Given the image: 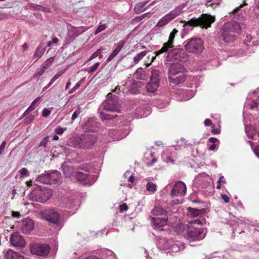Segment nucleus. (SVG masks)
Segmentation results:
<instances>
[{"label":"nucleus","instance_id":"nucleus-15","mask_svg":"<svg viewBox=\"0 0 259 259\" xmlns=\"http://www.w3.org/2000/svg\"><path fill=\"white\" fill-rule=\"evenodd\" d=\"M34 222L29 218H26L22 222L21 230L24 233L29 234L34 228Z\"/></svg>","mask_w":259,"mask_h":259},{"label":"nucleus","instance_id":"nucleus-30","mask_svg":"<svg viewBox=\"0 0 259 259\" xmlns=\"http://www.w3.org/2000/svg\"><path fill=\"white\" fill-rule=\"evenodd\" d=\"M51 196V194L49 191L44 192L42 195L39 198V201L44 203L49 199Z\"/></svg>","mask_w":259,"mask_h":259},{"label":"nucleus","instance_id":"nucleus-9","mask_svg":"<svg viewBox=\"0 0 259 259\" xmlns=\"http://www.w3.org/2000/svg\"><path fill=\"white\" fill-rule=\"evenodd\" d=\"M178 32V31L177 29L175 28L172 30V31L170 32L168 40L167 42L164 43L160 50L158 51H156V55H159L162 53L168 52L169 49H171L174 47V38L175 37L176 35Z\"/></svg>","mask_w":259,"mask_h":259},{"label":"nucleus","instance_id":"nucleus-56","mask_svg":"<svg viewBox=\"0 0 259 259\" xmlns=\"http://www.w3.org/2000/svg\"><path fill=\"white\" fill-rule=\"evenodd\" d=\"M221 132V130L220 128H213L211 130V133L213 135H218Z\"/></svg>","mask_w":259,"mask_h":259},{"label":"nucleus","instance_id":"nucleus-28","mask_svg":"<svg viewBox=\"0 0 259 259\" xmlns=\"http://www.w3.org/2000/svg\"><path fill=\"white\" fill-rule=\"evenodd\" d=\"M159 71L157 69H153L151 71V75L150 76V80L159 82Z\"/></svg>","mask_w":259,"mask_h":259},{"label":"nucleus","instance_id":"nucleus-8","mask_svg":"<svg viewBox=\"0 0 259 259\" xmlns=\"http://www.w3.org/2000/svg\"><path fill=\"white\" fill-rule=\"evenodd\" d=\"M50 250V246L45 244H34L32 245L30 248L32 253L40 256L47 255Z\"/></svg>","mask_w":259,"mask_h":259},{"label":"nucleus","instance_id":"nucleus-64","mask_svg":"<svg viewBox=\"0 0 259 259\" xmlns=\"http://www.w3.org/2000/svg\"><path fill=\"white\" fill-rule=\"evenodd\" d=\"M85 259H99L97 256H89Z\"/></svg>","mask_w":259,"mask_h":259},{"label":"nucleus","instance_id":"nucleus-49","mask_svg":"<svg viewBox=\"0 0 259 259\" xmlns=\"http://www.w3.org/2000/svg\"><path fill=\"white\" fill-rule=\"evenodd\" d=\"M128 206L126 203H122L119 206V209L120 212H123L124 210H127Z\"/></svg>","mask_w":259,"mask_h":259},{"label":"nucleus","instance_id":"nucleus-45","mask_svg":"<svg viewBox=\"0 0 259 259\" xmlns=\"http://www.w3.org/2000/svg\"><path fill=\"white\" fill-rule=\"evenodd\" d=\"M201 221L199 219H196L189 222V225H193L195 226H196V225H201Z\"/></svg>","mask_w":259,"mask_h":259},{"label":"nucleus","instance_id":"nucleus-48","mask_svg":"<svg viewBox=\"0 0 259 259\" xmlns=\"http://www.w3.org/2000/svg\"><path fill=\"white\" fill-rule=\"evenodd\" d=\"M48 142V137L44 138L42 141L40 143L39 146L46 147L47 144Z\"/></svg>","mask_w":259,"mask_h":259},{"label":"nucleus","instance_id":"nucleus-3","mask_svg":"<svg viewBox=\"0 0 259 259\" xmlns=\"http://www.w3.org/2000/svg\"><path fill=\"white\" fill-rule=\"evenodd\" d=\"M185 50L195 55L201 54L204 49L203 40L199 37L188 39L185 45Z\"/></svg>","mask_w":259,"mask_h":259},{"label":"nucleus","instance_id":"nucleus-54","mask_svg":"<svg viewBox=\"0 0 259 259\" xmlns=\"http://www.w3.org/2000/svg\"><path fill=\"white\" fill-rule=\"evenodd\" d=\"M204 124L205 126H210L212 124V121L210 119H208V118H206L204 120Z\"/></svg>","mask_w":259,"mask_h":259},{"label":"nucleus","instance_id":"nucleus-26","mask_svg":"<svg viewBox=\"0 0 259 259\" xmlns=\"http://www.w3.org/2000/svg\"><path fill=\"white\" fill-rule=\"evenodd\" d=\"M49 178V174H47L44 175L39 176L37 178L36 180L43 184L51 185Z\"/></svg>","mask_w":259,"mask_h":259},{"label":"nucleus","instance_id":"nucleus-5","mask_svg":"<svg viewBox=\"0 0 259 259\" xmlns=\"http://www.w3.org/2000/svg\"><path fill=\"white\" fill-rule=\"evenodd\" d=\"M186 186L184 183L182 181H179L175 184L171 192V196L173 204H177L181 203L182 199H175L176 197H182L184 196L186 193Z\"/></svg>","mask_w":259,"mask_h":259},{"label":"nucleus","instance_id":"nucleus-53","mask_svg":"<svg viewBox=\"0 0 259 259\" xmlns=\"http://www.w3.org/2000/svg\"><path fill=\"white\" fill-rule=\"evenodd\" d=\"M12 216L13 218H19L21 217V214H20V212H18V211H13L12 212Z\"/></svg>","mask_w":259,"mask_h":259},{"label":"nucleus","instance_id":"nucleus-1","mask_svg":"<svg viewBox=\"0 0 259 259\" xmlns=\"http://www.w3.org/2000/svg\"><path fill=\"white\" fill-rule=\"evenodd\" d=\"M97 141L96 136L92 134H81L79 136L73 137L71 139L72 145L76 148L84 150L91 149Z\"/></svg>","mask_w":259,"mask_h":259},{"label":"nucleus","instance_id":"nucleus-29","mask_svg":"<svg viewBox=\"0 0 259 259\" xmlns=\"http://www.w3.org/2000/svg\"><path fill=\"white\" fill-rule=\"evenodd\" d=\"M40 97H37L31 103L30 106L28 107V108L23 113V116H26L27 114L29 113L30 112L32 111L35 108V105L36 103L39 101L40 100Z\"/></svg>","mask_w":259,"mask_h":259},{"label":"nucleus","instance_id":"nucleus-18","mask_svg":"<svg viewBox=\"0 0 259 259\" xmlns=\"http://www.w3.org/2000/svg\"><path fill=\"white\" fill-rule=\"evenodd\" d=\"M168 79L170 83L175 85H179L185 81L186 75L184 73H181L175 76L168 77Z\"/></svg>","mask_w":259,"mask_h":259},{"label":"nucleus","instance_id":"nucleus-6","mask_svg":"<svg viewBox=\"0 0 259 259\" xmlns=\"http://www.w3.org/2000/svg\"><path fill=\"white\" fill-rule=\"evenodd\" d=\"M168 57L173 58L174 60L185 62L188 59V55L182 48L172 49L168 50Z\"/></svg>","mask_w":259,"mask_h":259},{"label":"nucleus","instance_id":"nucleus-21","mask_svg":"<svg viewBox=\"0 0 259 259\" xmlns=\"http://www.w3.org/2000/svg\"><path fill=\"white\" fill-rule=\"evenodd\" d=\"M6 259H24V257L19 253L12 250H9L5 255Z\"/></svg>","mask_w":259,"mask_h":259},{"label":"nucleus","instance_id":"nucleus-2","mask_svg":"<svg viewBox=\"0 0 259 259\" xmlns=\"http://www.w3.org/2000/svg\"><path fill=\"white\" fill-rule=\"evenodd\" d=\"M215 20L214 16L207 14H203L198 18H192L188 21H184V25L193 27L200 26L202 28L207 29L210 27L211 24Z\"/></svg>","mask_w":259,"mask_h":259},{"label":"nucleus","instance_id":"nucleus-27","mask_svg":"<svg viewBox=\"0 0 259 259\" xmlns=\"http://www.w3.org/2000/svg\"><path fill=\"white\" fill-rule=\"evenodd\" d=\"M146 4V2L139 3L137 4L134 8L136 13L139 14L144 12L146 10V8L145 7Z\"/></svg>","mask_w":259,"mask_h":259},{"label":"nucleus","instance_id":"nucleus-63","mask_svg":"<svg viewBox=\"0 0 259 259\" xmlns=\"http://www.w3.org/2000/svg\"><path fill=\"white\" fill-rule=\"evenodd\" d=\"M22 47L24 51H26L28 49V45L26 43H25L22 45Z\"/></svg>","mask_w":259,"mask_h":259},{"label":"nucleus","instance_id":"nucleus-14","mask_svg":"<svg viewBox=\"0 0 259 259\" xmlns=\"http://www.w3.org/2000/svg\"><path fill=\"white\" fill-rule=\"evenodd\" d=\"M168 217H153L152 221L154 226V228L156 230L162 231L163 229L161 228L165 226L167 223Z\"/></svg>","mask_w":259,"mask_h":259},{"label":"nucleus","instance_id":"nucleus-24","mask_svg":"<svg viewBox=\"0 0 259 259\" xmlns=\"http://www.w3.org/2000/svg\"><path fill=\"white\" fill-rule=\"evenodd\" d=\"M87 28L84 26H81L79 27H73L70 32L72 33V35L74 37H76L82 32L87 30Z\"/></svg>","mask_w":259,"mask_h":259},{"label":"nucleus","instance_id":"nucleus-13","mask_svg":"<svg viewBox=\"0 0 259 259\" xmlns=\"http://www.w3.org/2000/svg\"><path fill=\"white\" fill-rule=\"evenodd\" d=\"M10 241L12 244L15 246L23 247L25 245L24 240L17 232H15L11 235Z\"/></svg>","mask_w":259,"mask_h":259},{"label":"nucleus","instance_id":"nucleus-52","mask_svg":"<svg viewBox=\"0 0 259 259\" xmlns=\"http://www.w3.org/2000/svg\"><path fill=\"white\" fill-rule=\"evenodd\" d=\"M213 1V0H206L205 6L207 7H213V6L214 5V3H211V2Z\"/></svg>","mask_w":259,"mask_h":259},{"label":"nucleus","instance_id":"nucleus-39","mask_svg":"<svg viewBox=\"0 0 259 259\" xmlns=\"http://www.w3.org/2000/svg\"><path fill=\"white\" fill-rule=\"evenodd\" d=\"M81 112V108L79 106H78L75 110V111L73 112V113L71 117V120L72 121H74L77 116L80 114Z\"/></svg>","mask_w":259,"mask_h":259},{"label":"nucleus","instance_id":"nucleus-10","mask_svg":"<svg viewBox=\"0 0 259 259\" xmlns=\"http://www.w3.org/2000/svg\"><path fill=\"white\" fill-rule=\"evenodd\" d=\"M234 26H231L227 29V26L224 30L222 37L223 39L226 42L233 41L237 37L238 32L236 31Z\"/></svg>","mask_w":259,"mask_h":259},{"label":"nucleus","instance_id":"nucleus-20","mask_svg":"<svg viewBox=\"0 0 259 259\" xmlns=\"http://www.w3.org/2000/svg\"><path fill=\"white\" fill-rule=\"evenodd\" d=\"M154 217H167V212L161 207H155L153 210Z\"/></svg>","mask_w":259,"mask_h":259},{"label":"nucleus","instance_id":"nucleus-23","mask_svg":"<svg viewBox=\"0 0 259 259\" xmlns=\"http://www.w3.org/2000/svg\"><path fill=\"white\" fill-rule=\"evenodd\" d=\"M89 172L88 170H84V172L78 171L75 172V177L79 181L85 180L89 177Z\"/></svg>","mask_w":259,"mask_h":259},{"label":"nucleus","instance_id":"nucleus-55","mask_svg":"<svg viewBox=\"0 0 259 259\" xmlns=\"http://www.w3.org/2000/svg\"><path fill=\"white\" fill-rule=\"evenodd\" d=\"M6 145V142L4 141L1 145L0 146V155L2 154V152L4 151V149L5 148V146Z\"/></svg>","mask_w":259,"mask_h":259},{"label":"nucleus","instance_id":"nucleus-4","mask_svg":"<svg viewBox=\"0 0 259 259\" xmlns=\"http://www.w3.org/2000/svg\"><path fill=\"white\" fill-rule=\"evenodd\" d=\"M206 235L205 229L197 227L193 225H189L187 229V239L190 241H200L204 239Z\"/></svg>","mask_w":259,"mask_h":259},{"label":"nucleus","instance_id":"nucleus-44","mask_svg":"<svg viewBox=\"0 0 259 259\" xmlns=\"http://www.w3.org/2000/svg\"><path fill=\"white\" fill-rule=\"evenodd\" d=\"M224 178V176H222L220 177L218 183V185L217 186V189H220L222 187L221 186V183H226V180H224L223 181H222V179H223Z\"/></svg>","mask_w":259,"mask_h":259},{"label":"nucleus","instance_id":"nucleus-51","mask_svg":"<svg viewBox=\"0 0 259 259\" xmlns=\"http://www.w3.org/2000/svg\"><path fill=\"white\" fill-rule=\"evenodd\" d=\"M221 198L225 203H228L229 202L230 198L226 194H222L221 195Z\"/></svg>","mask_w":259,"mask_h":259},{"label":"nucleus","instance_id":"nucleus-34","mask_svg":"<svg viewBox=\"0 0 259 259\" xmlns=\"http://www.w3.org/2000/svg\"><path fill=\"white\" fill-rule=\"evenodd\" d=\"M169 22L168 21V19H167V18H166V17L164 16L158 21L156 24V26L158 27H162L167 24Z\"/></svg>","mask_w":259,"mask_h":259},{"label":"nucleus","instance_id":"nucleus-61","mask_svg":"<svg viewBox=\"0 0 259 259\" xmlns=\"http://www.w3.org/2000/svg\"><path fill=\"white\" fill-rule=\"evenodd\" d=\"M218 141L217 139L215 138L211 137L209 139V141L212 143H215Z\"/></svg>","mask_w":259,"mask_h":259},{"label":"nucleus","instance_id":"nucleus-57","mask_svg":"<svg viewBox=\"0 0 259 259\" xmlns=\"http://www.w3.org/2000/svg\"><path fill=\"white\" fill-rule=\"evenodd\" d=\"M149 14V12L144 13V14H142V15L139 16L137 18L139 20H142L143 19L147 17Z\"/></svg>","mask_w":259,"mask_h":259},{"label":"nucleus","instance_id":"nucleus-50","mask_svg":"<svg viewBox=\"0 0 259 259\" xmlns=\"http://www.w3.org/2000/svg\"><path fill=\"white\" fill-rule=\"evenodd\" d=\"M21 177H23L24 176H26L28 170L26 168H22L19 171Z\"/></svg>","mask_w":259,"mask_h":259},{"label":"nucleus","instance_id":"nucleus-19","mask_svg":"<svg viewBox=\"0 0 259 259\" xmlns=\"http://www.w3.org/2000/svg\"><path fill=\"white\" fill-rule=\"evenodd\" d=\"M182 12V8L180 6L177 7L174 10L170 11L169 13L166 14L164 16L168 19L170 22L176 17L179 16Z\"/></svg>","mask_w":259,"mask_h":259},{"label":"nucleus","instance_id":"nucleus-17","mask_svg":"<svg viewBox=\"0 0 259 259\" xmlns=\"http://www.w3.org/2000/svg\"><path fill=\"white\" fill-rule=\"evenodd\" d=\"M125 44V41L124 40H120L118 43L115 45V48L112 51L111 54L108 57L107 61L108 62H110L121 51L123 47Z\"/></svg>","mask_w":259,"mask_h":259},{"label":"nucleus","instance_id":"nucleus-12","mask_svg":"<svg viewBox=\"0 0 259 259\" xmlns=\"http://www.w3.org/2000/svg\"><path fill=\"white\" fill-rule=\"evenodd\" d=\"M185 68L180 63H172L168 69V77L175 76L177 75L184 73Z\"/></svg>","mask_w":259,"mask_h":259},{"label":"nucleus","instance_id":"nucleus-43","mask_svg":"<svg viewBox=\"0 0 259 259\" xmlns=\"http://www.w3.org/2000/svg\"><path fill=\"white\" fill-rule=\"evenodd\" d=\"M45 69H44V68L42 67V68L39 71H37L34 74L33 78H35L42 75L45 72Z\"/></svg>","mask_w":259,"mask_h":259},{"label":"nucleus","instance_id":"nucleus-37","mask_svg":"<svg viewBox=\"0 0 259 259\" xmlns=\"http://www.w3.org/2000/svg\"><path fill=\"white\" fill-rule=\"evenodd\" d=\"M101 115L102 116V119L104 120H111L115 118L117 116L116 114H106L103 113H101Z\"/></svg>","mask_w":259,"mask_h":259},{"label":"nucleus","instance_id":"nucleus-60","mask_svg":"<svg viewBox=\"0 0 259 259\" xmlns=\"http://www.w3.org/2000/svg\"><path fill=\"white\" fill-rule=\"evenodd\" d=\"M56 80V79H55L53 77L51 79V80L50 81V82L49 83V84L47 85V86L45 87V89H47V88H49L50 86H51L55 82V81Z\"/></svg>","mask_w":259,"mask_h":259},{"label":"nucleus","instance_id":"nucleus-40","mask_svg":"<svg viewBox=\"0 0 259 259\" xmlns=\"http://www.w3.org/2000/svg\"><path fill=\"white\" fill-rule=\"evenodd\" d=\"M100 64V63L99 62H97L95 63L93 66H92L88 69V72L90 73H93L95 72L98 68V67L99 66Z\"/></svg>","mask_w":259,"mask_h":259},{"label":"nucleus","instance_id":"nucleus-36","mask_svg":"<svg viewBox=\"0 0 259 259\" xmlns=\"http://www.w3.org/2000/svg\"><path fill=\"white\" fill-rule=\"evenodd\" d=\"M146 189L148 191L154 192L156 190V185L153 182H148L146 185Z\"/></svg>","mask_w":259,"mask_h":259},{"label":"nucleus","instance_id":"nucleus-11","mask_svg":"<svg viewBox=\"0 0 259 259\" xmlns=\"http://www.w3.org/2000/svg\"><path fill=\"white\" fill-rule=\"evenodd\" d=\"M101 107L107 111L117 112L120 111L119 104L115 100H106L102 103Z\"/></svg>","mask_w":259,"mask_h":259},{"label":"nucleus","instance_id":"nucleus-32","mask_svg":"<svg viewBox=\"0 0 259 259\" xmlns=\"http://www.w3.org/2000/svg\"><path fill=\"white\" fill-rule=\"evenodd\" d=\"M54 61V57H50L43 63V64L41 65V67H42L44 69H47L52 65Z\"/></svg>","mask_w":259,"mask_h":259},{"label":"nucleus","instance_id":"nucleus-22","mask_svg":"<svg viewBox=\"0 0 259 259\" xmlns=\"http://www.w3.org/2000/svg\"><path fill=\"white\" fill-rule=\"evenodd\" d=\"M159 87V82L150 80L147 84L146 89L148 93H153Z\"/></svg>","mask_w":259,"mask_h":259},{"label":"nucleus","instance_id":"nucleus-33","mask_svg":"<svg viewBox=\"0 0 259 259\" xmlns=\"http://www.w3.org/2000/svg\"><path fill=\"white\" fill-rule=\"evenodd\" d=\"M169 22L168 21V19H167V18H166V17L164 16L158 21L156 24V26L158 27H162L167 24Z\"/></svg>","mask_w":259,"mask_h":259},{"label":"nucleus","instance_id":"nucleus-59","mask_svg":"<svg viewBox=\"0 0 259 259\" xmlns=\"http://www.w3.org/2000/svg\"><path fill=\"white\" fill-rule=\"evenodd\" d=\"M63 71H59L58 72L54 77L53 78H54L55 79H58L63 73Z\"/></svg>","mask_w":259,"mask_h":259},{"label":"nucleus","instance_id":"nucleus-41","mask_svg":"<svg viewBox=\"0 0 259 259\" xmlns=\"http://www.w3.org/2000/svg\"><path fill=\"white\" fill-rule=\"evenodd\" d=\"M107 27L106 24H103L99 25L95 31V34L104 30Z\"/></svg>","mask_w":259,"mask_h":259},{"label":"nucleus","instance_id":"nucleus-42","mask_svg":"<svg viewBox=\"0 0 259 259\" xmlns=\"http://www.w3.org/2000/svg\"><path fill=\"white\" fill-rule=\"evenodd\" d=\"M35 117V116L33 115H30L28 116L24 119L25 123L26 124H29L34 120Z\"/></svg>","mask_w":259,"mask_h":259},{"label":"nucleus","instance_id":"nucleus-62","mask_svg":"<svg viewBox=\"0 0 259 259\" xmlns=\"http://www.w3.org/2000/svg\"><path fill=\"white\" fill-rule=\"evenodd\" d=\"M255 153L256 155L259 157V146H257L255 148Z\"/></svg>","mask_w":259,"mask_h":259},{"label":"nucleus","instance_id":"nucleus-58","mask_svg":"<svg viewBox=\"0 0 259 259\" xmlns=\"http://www.w3.org/2000/svg\"><path fill=\"white\" fill-rule=\"evenodd\" d=\"M112 92H116L117 94H119L121 92V90L119 86H117L114 90H112Z\"/></svg>","mask_w":259,"mask_h":259},{"label":"nucleus","instance_id":"nucleus-46","mask_svg":"<svg viewBox=\"0 0 259 259\" xmlns=\"http://www.w3.org/2000/svg\"><path fill=\"white\" fill-rule=\"evenodd\" d=\"M65 130H66V127L63 128L62 127H58L57 128H56L55 132L56 133V134L58 135H61L62 134Z\"/></svg>","mask_w":259,"mask_h":259},{"label":"nucleus","instance_id":"nucleus-31","mask_svg":"<svg viewBox=\"0 0 259 259\" xmlns=\"http://www.w3.org/2000/svg\"><path fill=\"white\" fill-rule=\"evenodd\" d=\"M45 52V48L38 47L37 48L36 52L33 55V58H40L42 56V55L44 54Z\"/></svg>","mask_w":259,"mask_h":259},{"label":"nucleus","instance_id":"nucleus-25","mask_svg":"<svg viewBox=\"0 0 259 259\" xmlns=\"http://www.w3.org/2000/svg\"><path fill=\"white\" fill-rule=\"evenodd\" d=\"M189 212L193 216V217H198L199 215H201L204 213V209H199L194 208H192L189 207L188 208Z\"/></svg>","mask_w":259,"mask_h":259},{"label":"nucleus","instance_id":"nucleus-16","mask_svg":"<svg viewBox=\"0 0 259 259\" xmlns=\"http://www.w3.org/2000/svg\"><path fill=\"white\" fill-rule=\"evenodd\" d=\"M49 180L51 185L58 186L61 183V174L58 171H54L51 173H49Z\"/></svg>","mask_w":259,"mask_h":259},{"label":"nucleus","instance_id":"nucleus-38","mask_svg":"<svg viewBox=\"0 0 259 259\" xmlns=\"http://www.w3.org/2000/svg\"><path fill=\"white\" fill-rule=\"evenodd\" d=\"M104 49H98L95 52H94L90 57V58L88 59V61H90L94 58L97 57L103 51L105 50Z\"/></svg>","mask_w":259,"mask_h":259},{"label":"nucleus","instance_id":"nucleus-47","mask_svg":"<svg viewBox=\"0 0 259 259\" xmlns=\"http://www.w3.org/2000/svg\"><path fill=\"white\" fill-rule=\"evenodd\" d=\"M50 113H51V111L49 109L45 108L42 110V115L44 117H47L48 116H49L50 114Z\"/></svg>","mask_w":259,"mask_h":259},{"label":"nucleus","instance_id":"nucleus-7","mask_svg":"<svg viewBox=\"0 0 259 259\" xmlns=\"http://www.w3.org/2000/svg\"><path fill=\"white\" fill-rule=\"evenodd\" d=\"M43 219L54 224H57L60 219V214L53 209H45L41 211Z\"/></svg>","mask_w":259,"mask_h":259},{"label":"nucleus","instance_id":"nucleus-35","mask_svg":"<svg viewBox=\"0 0 259 259\" xmlns=\"http://www.w3.org/2000/svg\"><path fill=\"white\" fill-rule=\"evenodd\" d=\"M147 52L143 51L138 54L134 58V61L135 63H137L141 60L143 59L144 57L146 56Z\"/></svg>","mask_w":259,"mask_h":259}]
</instances>
